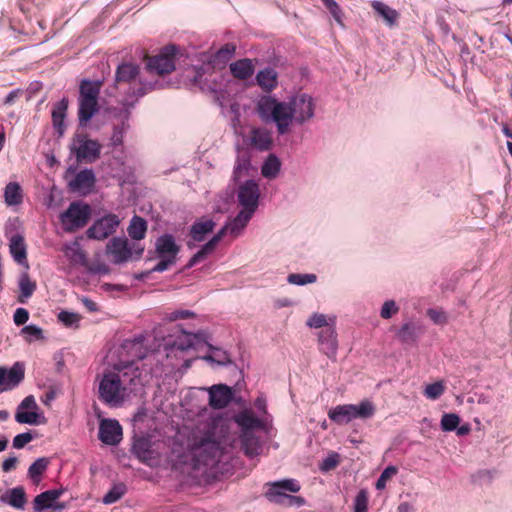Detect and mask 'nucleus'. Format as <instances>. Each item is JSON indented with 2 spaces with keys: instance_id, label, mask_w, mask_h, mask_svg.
<instances>
[{
  "instance_id": "obj_1",
  "label": "nucleus",
  "mask_w": 512,
  "mask_h": 512,
  "mask_svg": "<svg viewBox=\"0 0 512 512\" xmlns=\"http://www.w3.org/2000/svg\"><path fill=\"white\" fill-rule=\"evenodd\" d=\"M140 375V370L133 361L115 364L112 371H105L97 377L98 399L108 407H121L135 391Z\"/></svg>"
},
{
  "instance_id": "obj_2",
  "label": "nucleus",
  "mask_w": 512,
  "mask_h": 512,
  "mask_svg": "<svg viewBox=\"0 0 512 512\" xmlns=\"http://www.w3.org/2000/svg\"><path fill=\"white\" fill-rule=\"evenodd\" d=\"M199 435L194 433L193 442L190 445L192 453L193 467L199 469L201 466H214L220 456L221 447L216 439V424L214 422L207 423L203 430L197 427Z\"/></svg>"
},
{
  "instance_id": "obj_3",
  "label": "nucleus",
  "mask_w": 512,
  "mask_h": 512,
  "mask_svg": "<svg viewBox=\"0 0 512 512\" xmlns=\"http://www.w3.org/2000/svg\"><path fill=\"white\" fill-rule=\"evenodd\" d=\"M113 85L136 99L149 91L163 87L158 81H144L140 77L139 65L131 62H123L117 66Z\"/></svg>"
},
{
  "instance_id": "obj_4",
  "label": "nucleus",
  "mask_w": 512,
  "mask_h": 512,
  "mask_svg": "<svg viewBox=\"0 0 512 512\" xmlns=\"http://www.w3.org/2000/svg\"><path fill=\"white\" fill-rule=\"evenodd\" d=\"M290 106L289 102L279 101L272 96H262L256 104V110L262 121L274 123L277 133L285 135L294 122Z\"/></svg>"
},
{
  "instance_id": "obj_5",
  "label": "nucleus",
  "mask_w": 512,
  "mask_h": 512,
  "mask_svg": "<svg viewBox=\"0 0 512 512\" xmlns=\"http://www.w3.org/2000/svg\"><path fill=\"white\" fill-rule=\"evenodd\" d=\"M266 490L264 497L273 504L286 507H301L305 504V499L300 496L289 495L288 493H297L300 491V483L296 479L286 478L265 484Z\"/></svg>"
},
{
  "instance_id": "obj_6",
  "label": "nucleus",
  "mask_w": 512,
  "mask_h": 512,
  "mask_svg": "<svg viewBox=\"0 0 512 512\" xmlns=\"http://www.w3.org/2000/svg\"><path fill=\"white\" fill-rule=\"evenodd\" d=\"M102 85L103 81L101 80L92 81L84 79L81 81L78 97V120L80 126H85L98 112V98Z\"/></svg>"
},
{
  "instance_id": "obj_7",
  "label": "nucleus",
  "mask_w": 512,
  "mask_h": 512,
  "mask_svg": "<svg viewBox=\"0 0 512 512\" xmlns=\"http://www.w3.org/2000/svg\"><path fill=\"white\" fill-rule=\"evenodd\" d=\"M180 246L172 234L160 235L155 241V253L159 262L152 268V272L162 273L177 262Z\"/></svg>"
},
{
  "instance_id": "obj_8",
  "label": "nucleus",
  "mask_w": 512,
  "mask_h": 512,
  "mask_svg": "<svg viewBox=\"0 0 512 512\" xmlns=\"http://www.w3.org/2000/svg\"><path fill=\"white\" fill-rule=\"evenodd\" d=\"M144 252V247L138 243L129 244L125 237H113L106 246V254L112 257L114 264H121L128 260L140 259Z\"/></svg>"
},
{
  "instance_id": "obj_9",
  "label": "nucleus",
  "mask_w": 512,
  "mask_h": 512,
  "mask_svg": "<svg viewBox=\"0 0 512 512\" xmlns=\"http://www.w3.org/2000/svg\"><path fill=\"white\" fill-rule=\"evenodd\" d=\"M70 150L78 162L93 163L100 157L101 145L86 134L77 133L72 139Z\"/></svg>"
},
{
  "instance_id": "obj_10",
  "label": "nucleus",
  "mask_w": 512,
  "mask_h": 512,
  "mask_svg": "<svg viewBox=\"0 0 512 512\" xmlns=\"http://www.w3.org/2000/svg\"><path fill=\"white\" fill-rule=\"evenodd\" d=\"M177 46L170 44L163 47L159 54L149 57L146 63V70L150 74L164 75L175 70V55Z\"/></svg>"
},
{
  "instance_id": "obj_11",
  "label": "nucleus",
  "mask_w": 512,
  "mask_h": 512,
  "mask_svg": "<svg viewBox=\"0 0 512 512\" xmlns=\"http://www.w3.org/2000/svg\"><path fill=\"white\" fill-rule=\"evenodd\" d=\"M89 205L80 202H72L66 211L60 215L64 230L68 232L83 228L90 218Z\"/></svg>"
},
{
  "instance_id": "obj_12",
  "label": "nucleus",
  "mask_w": 512,
  "mask_h": 512,
  "mask_svg": "<svg viewBox=\"0 0 512 512\" xmlns=\"http://www.w3.org/2000/svg\"><path fill=\"white\" fill-rule=\"evenodd\" d=\"M293 111L294 122L302 125L314 117L315 103L313 98L306 93H298L288 101Z\"/></svg>"
},
{
  "instance_id": "obj_13",
  "label": "nucleus",
  "mask_w": 512,
  "mask_h": 512,
  "mask_svg": "<svg viewBox=\"0 0 512 512\" xmlns=\"http://www.w3.org/2000/svg\"><path fill=\"white\" fill-rule=\"evenodd\" d=\"M236 193L238 203L242 209H248L255 213L260 198L258 183L253 179H245L239 183Z\"/></svg>"
},
{
  "instance_id": "obj_14",
  "label": "nucleus",
  "mask_w": 512,
  "mask_h": 512,
  "mask_svg": "<svg viewBox=\"0 0 512 512\" xmlns=\"http://www.w3.org/2000/svg\"><path fill=\"white\" fill-rule=\"evenodd\" d=\"M120 224V219L116 214H106L96 220L86 232L89 239L103 240L115 233Z\"/></svg>"
},
{
  "instance_id": "obj_15",
  "label": "nucleus",
  "mask_w": 512,
  "mask_h": 512,
  "mask_svg": "<svg viewBox=\"0 0 512 512\" xmlns=\"http://www.w3.org/2000/svg\"><path fill=\"white\" fill-rule=\"evenodd\" d=\"M336 318L331 319L332 325L328 328L322 329L318 333V343L320 351L326 355L330 360L336 361L338 352V339L335 327Z\"/></svg>"
},
{
  "instance_id": "obj_16",
  "label": "nucleus",
  "mask_w": 512,
  "mask_h": 512,
  "mask_svg": "<svg viewBox=\"0 0 512 512\" xmlns=\"http://www.w3.org/2000/svg\"><path fill=\"white\" fill-rule=\"evenodd\" d=\"M209 394V405L213 409L226 408L234 398V391L226 384H215L206 388Z\"/></svg>"
},
{
  "instance_id": "obj_17",
  "label": "nucleus",
  "mask_w": 512,
  "mask_h": 512,
  "mask_svg": "<svg viewBox=\"0 0 512 512\" xmlns=\"http://www.w3.org/2000/svg\"><path fill=\"white\" fill-rule=\"evenodd\" d=\"M122 427L116 419H103L99 425L98 437L106 445L115 446L122 440Z\"/></svg>"
},
{
  "instance_id": "obj_18",
  "label": "nucleus",
  "mask_w": 512,
  "mask_h": 512,
  "mask_svg": "<svg viewBox=\"0 0 512 512\" xmlns=\"http://www.w3.org/2000/svg\"><path fill=\"white\" fill-rule=\"evenodd\" d=\"M25 377L22 364L16 362L10 369L0 367V392L12 390L17 387Z\"/></svg>"
},
{
  "instance_id": "obj_19",
  "label": "nucleus",
  "mask_w": 512,
  "mask_h": 512,
  "mask_svg": "<svg viewBox=\"0 0 512 512\" xmlns=\"http://www.w3.org/2000/svg\"><path fill=\"white\" fill-rule=\"evenodd\" d=\"M63 492V489H51L38 494L33 501L34 511L44 512L47 509H64V503H55V501L63 494Z\"/></svg>"
},
{
  "instance_id": "obj_20",
  "label": "nucleus",
  "mask_w": 512,
  "mask_h": 512,
  "mask_svg": "<svg viewBox=\"0 0 512 512\" xmlns=\"http://www.w3.org/2000/svg\"><path fill=\"white\" fill-rule=\"evenodd\" d=\"M235 423L240 427L241 433L253 432L255 429L268 432V423L254 415L251 410L245 409L234 416Z\"/></svg>"
},
{
  "instance_id": "obj_21",
  "label": "nucleus",
  "mask_w": 512,
  "mask_h": 512,
  "mask_svg": "<svg viewBox=\"0 0 512 512\" xmlns=\"http://www.w3.org/2000/svg\"><path fill=\"white\" fill-rule=\"evenodd\" d=\"M96 182L95 174L92 169H83L76 174L73 180L69 182L71 190L77 192H90Z\"/></svg>"
},
{
  "instance_id": "obj_22",
  "label": "nucleus",
  "mask_w": 512,
  "mask_h": 512,
  "mask_svg": "<svg viewBox=\"0 0 512 512\" xmlns=\"http://www.w3.org/2000/svg\"><path fill=\"white\" fill-rule=\"evenodd\" d=\"M253 170L249 153L247 151H240L235 160L232 180L235 183H240L244 178L250 176Z\"/></svg>"
},
{
  "instance_id": "obj_23",
  "label": "nucleus",
  "mask_w": 512,
  "mask_h": 512,
  "mask_svg": "<svg viewBox=\"0 0 512 512\" xmlns=\"http://www.w3.org/2000/svg\"><path fill=\"white\" fill-rule=\"evenodd\" d=\"M9 250L12 258L20 265L29 268L27 261V247L23 235L14 234L9 240Z\"/></svg>"
},
{
  "instance_id": "obj_24",
  "label": "nucleus",
  "mask_w": 512,
  "mask_h": 512,
  "mask_svg": "<svg viewBox=\"0 0 512 512\" xmlns=\"http://www.w3.org/2000/svg\"><path fill=\"white\" fill-rule=\"evenodd\" d=\"M249 141L250 145L258 151H268L273 144L271 132L263 127L252 128Z\"/></svg>"
},
{
  "instance_id": "obj_25",
  "label": "nucleus",
  "mask_w": 512,
  "mask_h": 512,
  "mask_svg": "<svg viewBox=\"0 0 512 512\" xmlns=\"http://www.w3.org/2000/svg\"><path fill=\"white\" fill-rule=\"evenodd\" d=\"M241 448L246 456L253 458L262 451L260 438L254 432H245L240 434Z\"/></svg>"
},
{
  "instance_id": "obj_26",
  "label": "nucleus",
  "mask_w": 512,
  "mask_h": 512,
  "mask_svg": "<svg viewBox=\"0 0 512 512\" xmlns=\"http://www.w3.org/2000/svg\"><path fill=\"white\" fill-rule=\"evenodd\" d=\"M68 109V100L66 98L58 101L52 109V124L58 136H62L65 131L64 120Z\"/></svg>"
},
{
  "instance_id": "obj_27",
  "label": "nucleus",
  "mask_w": 512,
  "mask_h": 512,
  "mask_svg": "<svg viewBox=\"0 0 512 512\" xmlns=\"http://www.w3.org/2000/svg\"><path fill=\"white\" fill-rule=\"evenodd\" d=\"M256 82L262 90L271 92L278 85V74L274 68H264L256 74Z\"/></svg>"
},
{
  "instance_id": "obj_28",
  "label": "nucleus",
  "mask_w": 512,
  "mask_h": 512,
  "mask_svg": "<svg viewBox=\"0 0 512 512\" xmlns=\"http://www.w3.org/2000/svg\"><path fill=\"white\" fill-rule=\"evenodd\" d=\"M215 225L212 219L200 218L192 224L190 236L194 241L201 242L208 233L214 230Z\"/></svg>"
},
{
  "instance_id": "obj_29",
  "label": "nucleus",
  "mask_w": 512,
  "mask_h": 512,
  "mask_svg": "<svg viewBox=\"0 0 512 512\" xmlns=\"http://www.w3.org/2000/svg\"><path fill=\"white\" fill-rule=\"evenodd\" d=\"M371 7L380 17L384 19L387 26L393 27L397 24L399 18V13L397 10L378 0L372 1Z\"/></svg>"
},
{
  "instance_id": "obj_30",
  "label": "nucleus",
  "mask_w": 512,
  "mask_h": 512,
  "mask_svg": "<svg viewBox=\"0 0 512 512\" xmlns=\"http://www.w3.org/2000/svg\"><path fill=\"white\" fill-rule=\"evenodd\" d=\"M200 340L199 334L181 331V333L175 337L172 347L180 351H186L195 348Z\"/></svg>"
},
{
  "instance_id": "obj_31",
  "label": "nucleus",
  "mask_w": 512,
  "mask_h": 512,
  "mask_svg": "<svg viewBox=\"0 0 512 512\" xmlns=\"http://www.w3.org/2000/svg\"><path fill=\"white\" fill-rule=\"evenodd\" d=\"M230 71L235 78L246 80L253 75L255 68L250 59L244 58L231 63Z\"/></svg>"
},
{
  "instance_id": "obj_32",
  "label": "nucleus",
  "mask_w": 512,
  "mask_h": 512,
  "mask_svg": "<svg viewBox=\"0 0 512 512\" xmlns=\"http://www.w3.org/2000/svg\"><path fill=\"white\" fill-rule=\"evenodd\" d=\"M329 419L338 424L344 425L352 421L351 404L337 405L328 412Z\"/></svg>"
},
{
  "instance_id": "obj_33",
  "label": "nucleus",
  "mask_w": 512,
  "mask_h": 512,
  "mask_svg": "<svg viewBox=\"0 0 512 512\" xmlns=\"http://www.w3.org/2000/svg\"><path fill=\"white\" fill-rule=\"evenodd\" d=\"M421 333V327L412 322L404 323L397 331L396 336L403 344L415 343L418 335Z\"/></svg>"
},
{
  "instance_id": "obj_34",
  "label": "nucleus",
  "mask_w": 512,
  "mask_h": 512,
  "mask_svg": "<svg viewBox=\"0 0 512 512\" xmlns=\"http://www.w3.org/2000/svg\"><path fill=\"white\" fill-rule=\"evenodd\" d=\"M253 214L254 212H251V210L241 209L229 223V232L235 237L239 236L242 230L247 226Z\"/></svg>"
},
{
  "instance_id": "obj_35",
  "label": "nucleus",
  "mask_w": 512,
  "mask_h": 512,
  "mask_svg": "<svg viewBox=\"0 0 512 512\" xmlns=\"http://www.w3.org/2000/svg\"><path fill=\"white\" fill-rule=\"evenodd\" d=\"M18 285L20 289L18 301L20 303H24L28 298H30L37 287L36 282L31 280L27 271H24L20 274Z\"/></svg>"
},
{
  "instance_id": "obj_36",
  "label": "nucleus",
  "mask_w": 512,
  "mask_h": 512,
  "mask_svg": "<svg viewBox=\"0 0 512 512\" xmlns=\"http://www.w3.org/2000/svg\"><path fill=\"white\" fill-rule=\"evenodd\" d=\"M2 500L16 509H23L27 497L23 487H14L7 492L6 496L2 497Z\"/></svg>"
},
{
  "instance_id": "obj_37",
  "label": "nucleus",
  "mask_w": 512,
  "mask_h": 512,
  "mask_svg": "<svg viewBox=\"0 0 512 512\" xmlns=\"http://www.w3.org/2000/svg\"><path fill=\"white\" fill-rule=\"evenodd\" d=\"M128 235L133 240H142L146 236L147 222L140 216H133L127 228Z\"/></svg>"
},
{
  "instance_id": "obj_38",
  "label": "nucleus",
  "mask_w": 512,
  "mask_h": 512,
  "mask_svg": "<svg viewBox=\"0 0 512 512\" xmlns=\"http://www.w3.org/2000/svg\"><path fill=\"white\" fill-rule=\"evenodd\" d=\"M352 420L369 419L375 414V406L370 400H363L359 404H351Z\"/></svg>"
},
{
  "instance_id": "obj_39",
  "label": "nucleus",
  "mask_w": 512,
  "mask_h": 512,
  "mask_svg": "<svg viewBox=\"0 0 512 512\" xmlns=\"http://www.w3.org/2000/svg\"><path fill=\"white\" fill-rule=\"evenodd\" d=\"M15 420L20 424L29 425H39L46 423V418L43 414L26 410H16Z\"/></svg>"
},
{
  "instance_id": "obj_40",
  "label": "nucleus",
  "mask_w": 512,
  "mask_h": 512,
  "mask_svg": "<svg viewBox=\"0 0 512 512\" xmlns=\"http://www.w3.org/2000/svg\"><path fill=\"white\" fill-rule=\"evenodd\" d=\"M133 102H124L122 107H115L110 109L112 118L116 121L115 124L129 127L128 121L130 119Z\"/></svg>"
},
{
  "instance_id": "obj_41",
  "label": "nucleus",
  "mask_w": 512,
  "mask_h": 512,
  "mask_svg": "<svg viewBox=\"0 0 512 512\" xmlns=\"http://www.w3.org/2000/svg\"><path fill=\"white\" fill-rule=\"evenodd\" d=\"M133 102H124L122 107H115L110 109L112 118L116 121L115 124L129 127L128 121L130 119Z\"/></svg>"
},
{
  "instance_id": "obj_42",
  "label": "nucleus",
  "mask_w": 512,
  "mask_h": 512,
  "mask_svg": "<svg viewBox=\"0 0 512 512\" xmlns=\"http://www.w3.org/2000/svg\"><path fill=\"white\" fill-rule=\"evenodd\" d=\"M5 203L8 206L18 205L22 202V189L17 182H10L4 189Z\"/></svg>"
},
{
  "instance_id": "obj_43",
  "label": "nucleus",
  "mask_w": 512,
  "mask_h": 512,
  "mask_svg": "<svg viewBox=\"0 0 512 512\" xmlns=\"http://www.w3.org/2000/svg\"><path fill=\"white\" fill-rule=\"evenodd\" d=\"M281 163L277 156L271 154L262 165L261 173L265 178L274 179L280 172Z\"/></svg>"
},
{
  "instance_id": "obj_44",
  "label": "nucleus",
  "mask_w": 512,
  "mask_h": 512,
  "mask_svg": "<svg viewBox=\"0 0 512 512\" xmlns=\"http://www.w3.org/2000/svg\"><path fill=\"white\" fill-rule=\"evenodd\" d=\"M49 460L46 457L37 458L28 468V476L35 483L38 484L41 476L46 471Z\"/></svg>"
},
{
  "instance_id": "obj_45",
  "label": "nucleus",
  "mask_w": 512,
  "mask_h": 512,
  "mask_svg": "<svg viewBox=\"0 0 512 512\" xmlns=\"http://www.w3.org/2000/svg\"><path fill=\"white\" fill-rule=\"evenodd\" d=\"M219 242L214 239L213 237L207 242L205 243L201 249L195 253L191 258L190 260L188 261L187 263V267L188 268H191L193 267L194 265H196L198 262L202 261L203 259L206 258V256L211 253L216 245L218 244Z\"/></svg>"
},
{
  "instance_id": "obj_46",
  "label": "nucleus",
  "mask_w": 512,
  "mask_h": 512,
  "mask_svg": "<svg viewBox=\"0 0 512 512\" xmlns=\"http://www.w3.org/2000/svg\"><path fill=\"white\" fill-rule=\"evenodd\" d=\"M203 359L218 366H226L232 363L229 354L219 348H212V353L204 356Z\"/></svg>"
},
{
  "instance_id": "obj_47",
  "label": "nucleus",
  "mask_w": 512,
  "mask_h": 512,
  "mask_svg": "<svg viewBox=\"0 0 512 512\" xmlns=\"http://www.w3.org/2000/svg\"><path fill=\"white\" fill-rule=\"evenodd\" d=\"M65 255L74 263L85 264L86 255L81 249L80 245L75 242L70 245H66L64 248Z\"/></svg>"
},
{
  "instance_id": "obj_48",
  "label": "nucleus",
  "mask_w": 512,
  "mask_h": 512,
  "mask_svg": "<svg viewBox=\"0 0 512 512\" xmlns=\"http://www.w3.org/2000/svg\"><path fill=\"white\" fill-rule=\"evenodd\" d=\"M125 493L126 486L122 483L116 484L104 495L102 502L107 505L113 504L120 500Z\"/></svg>"
},
{
  "instance_id": "obj_49",
  "label": "nucleus",
  "mask_w": 512,
  "mask_h": 512,
  "mask_svg": "<svg viewBox=\"0 0 512 512\" xmlns=\"http://www.w3.org/2000/svg\"><path fill=\"white\" fill-rule=\"evenodd\" d=\"M460 423V417L455 413H444L441 418V429L445 432L456 430Z\"/></svg>"
},
{
  "instance_id": "obj_50",
  "label": "nucleus",
  "mask_w": 512,
  "mask_h": 512,
  "mask_svg": "<svg viewBox=\"0 0 512 512\" xmlns=\"http://www.w3.org/2000/svg\"><path fill=\"white\" fill-rule=\"evenodd\" d=\"M80 315L75 312L62 310L58 314V320L66 327L77 328L79 326Z\"/></svg>"
},
{
  "instance_id": "obj_51",
  "label": "nucleus",
  "mask_w": 512,
  "mask_h": 512,
  "mask_svg": "<svg viewBox=\"0 0 512 512\" xmlns=\"http://www.w3.org/2000/svg\"><path fill=\"white\" fill-rule=\"evenodd\" d=\"M445 391V386L442 381H436L434 383L428 384L425 387L424 395L426 398L430 400H437L442 396Z\"/></svg>"
},
{
  "instance_id": "obj_52",
  "label": "nucleus",
  "mask_w": 512,
  "mask_h": 512,
  "mask_svg": "<svg viewBox=\"0 0 512 512\" xmlns=\"http://www.w3.org/2000/svg\"><path fill=\"white\" fill-rule=\"evenodd\" d=\"M317 277L315 274H290L287 278L288 283L297 286H303L316 282Z\"/></svg>"
},
{
  "instance_id": "obj_53",
  "label": "nucleus",
  "mask_w": 512,
  "mask_h": 512,
  "mask_svg": "<svg viewBox=\"0 0 512 512\" xmlns=\"http://www.w3.org/2000/svg\"><path fill=\"white\" fill-rule=\"evenodd\" d=\"M332 318L327 319L324 314L314 313L309 317L306 324L311 328H328L329 325H332Z\"/></svg>"
},
{
  "instance_id": "obj_54",
  "label": "nucleus",
  "mask_w": 512,
  "mask_h": 512,
  "mask_svg": "<svg viewBox=\"0 0 512 512\" xmlns=\"http://www.w3.org/2000/svg\"><path fill=\"white\" fill-rule=\"evenodd\" d=\"M398 472V469L396 466L389 465L387 466L379 476V478L376 481L375 487L377 490H382L386 486V482L388 479L396 475Z\"/></svg>"
},
{
  "instance_id": "obj_55",
  "label": "nucleus",
  "mask_w": 512,
  "mask_h": 512,
  "mask_svg": "<svg viewBox=\"0 0 512 512\" xmlns=\"http://www.w3.org/2000/svg\"><path fill=\"white\" fill-rule=\"evenodd\" d=\"M368 509V493L362 489L358 492L354 500L353 512H367Z\"/></svg>"
},
{
  "instance_id": "obj_56",
  "label": "nucleus",
  "mask_w": 512,
  "mask_h": 512,
  "mask_svg": "<svg viewBox=\"0 0 512 512\" xmlns=\"http://www.w3.org/2000/svg\"><path fill=\"white\" fill-rule=\"evenodd\" d=\"M133 451L135 455L144 462L148 459V455L151 452L148 442L142 439L134 443Z\"/></svg>"
},
{
  "instance_id": "obj_57",
  "label": "nucleus",
  "mask_w": 512,
  "mask_h": 512,
  "mask_svg": "<svg viewBox=\"0 0 512 512\" xmlns=\"http://www.w3.org/2000/svg\"><path fill=\"white\" fill-rule=\"evenodd\" d=\"M128 128L129 127H125L119 124L113 125V133L110 138L111 145L113 147L121 146L123 144L124 133Z\"/></svg>"
},
{
  "instance_id": "obj_58",
  "label": "nucleus",
  "mask_w": 512,
  "mask_h": 512,
  "mask_svg": "<svg viewBox=\"0 0 512 512\" xmlns=\"http://www.w3.org/2000/svg\"><path fill=\"white\" fill-rule=\"evenodd\" d=\"M399 311V307L394 300H387L382 305L380 316L383 319H390L394 314Z\"/></svg>"
},
{
  "instance_id": "obj_59",
  "label": "nucleus",
  "mask_w": 512,
  "mask_h": 512,
  "mask_svg": "<svg viewBox=\"0 0 512 512\" xmlns=\"http://www.w3.org/2000/svg\"><path fill=\"white\" fill-rule=\"evenodd\" d=\"M236 47L233 44H225L221 47L217 53L216 58L221 61H228L231 59L235 53Z\"/></svg>"
},
{
  "instance_id": "obj_60",
  "label": "nucleus",
  "mask_w": 512,
  "mask_h": 512,
  "mask_svg": "<svg viewBox=\"0 0 512 512\" xmlns=\"http://www.w3.org/2000/svg\"><path fill=\"white\" fill-rule=\"evenodd\" d=\"M339 463V454L338 453H332L329 454L326 458L323 459L320 469L322 471H329L334 469Z\"/></svg>"
},
{
  "instance_id": "obj_61",
  "label": "nucleus",
  "mask_w": 512,
  "mask_h": 512,
  "mask_svg": "<svg viewBox=\"0 0 512 512\" xmlns=\"http://www.w3.org/2000/svg\"><path fill=\"white\" fill-rule=\"evenodd\" d=\"M33 440V436L30 432H24L16 435L13 438V447L15 449H22L25 445Z\"/></svg>"
},
{
  "instance_id": "obj_62",
  "label": "nucleus",
  "mask_w": 512,
  "mask_h": 512,
  "mask_svg": "<svg viewBox=\"0 0 512 512\" xmlns=\"http://www.w3.org/2000/svg\"><path fill=\"white\" fill-rule=\"evenodd\" d=\"M427 315L435 324L441 325L447 322V316L445 312L441 310L430 308L427 310Z\"/></svg>"
},
{
  "instance_id": "obj_63",
  "label": "nucleus",
  "mask_w": 512,
  "mask_h": 512,
  "mask_svg": "<svg viewBox=\"0 0 512 512\" xmlns=\"http://www.w3.org/2000/svg\"><path fill=\"white\" fill-rule=\"evenodd\" d=\"M21 332L35 339H41L43 337L42 329L33 324L24 326Z\"/></svg>"
},
{
  "instance_id": "obj_64",
  "label": "nucleus",
  "mask_w": 512,
  "mask_h": 512,
  "mask_svg": "<svg viewBox=\"0 0 512 512\" xmlns=\"http://www.w3.org/2000/svg\"><path fill=\"white\" fill-rule=\"evenodd\" d=\"M13 319L16 325H23L29 319V312L25 308H17Z\"/></svg>"
}]
</instances>
